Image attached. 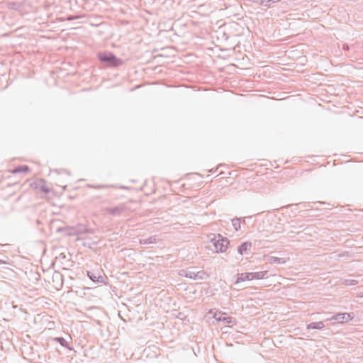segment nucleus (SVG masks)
<instances>
[{
  "instance_id": "f257e3e1",
  "label": "nucleus",
  "mask_w": 363,
  "mask_h": 363,
  "mask_svg": "<svg viewBox=\"0 0 363 363\" xmlns=\"http://www.w3.org/2000/svg\"><path fill=\"white\" fill-rule=\"evenodd\" d=\"M98 58L102 62H106L110 67H119L123 65L124 62L120 58H118L112 52H101L98 54Z\"/></svg>"
},
{
  "instance_id": "f03ea898",
  "label": "nucleus",
  "mask_w": 363,
  "mask_h": 363,
  "mask_svg": "<svg viewBox=\"0 0 363 363\" xmlns=\"http://www.w3.org/2000/svg\"><path fill=\"white\" fill-rule=\"evenodd\" d=\"M266 277L267 272H245L239 275L237 279V283L243 282L245 281H252L255 279H262Z\"/></svg>"
},
{
  "instance_id": "7ed1b4c3",
  "label": "nucleus",
  "mask_w": 363,
  "mask_h": 363,
  "mask_svg": "<svg viewBox=\"0 0 363 363\" xmlns=\"http://www.w3.org/2000/svg\"><path fill=\"white\" fill-rule=\"evenodd\" d=\"M214 248L212 249L216 252H225L228 246V240L226 238H220L219 236L218 239L216 240H212Z\"/></svg>"
},
{
  "instance_id": "20e7f679",
  "label": "nucleus",
  "mask_w": 363,
  "mask_h": 363,
  "mask_svg": "<svg viewBox=\"0 0 363 363\" xmlns=\"http://www.w3.org/2000/svg\"><path fill=\"white\" fill-rule=\"evenodd\" d=\"M214 318L217 321L223 322L227 325L233 324L235 323L231 317L227 316L225 313H222L221 312L216 313Z\"/></svg>"
},
{
  "instance_id": "39448f33",
  "label": "nucleus",
  "mask_w": 363,
  "mask_h": 363,
  "mask_svg": "<svg viewBox=\"0 0 363 363\" xmlns=\"http://www.w3.org/2000/svg\"><path fill=\"white\" fill-rule=\"evenodd\" d=\"M352 318L353 316L351 313H344L337 314L336 315L333 316V319L337 320L338 323H345L352 320Z\"/></svg>"
},
{
  "instance_id": "423d86ee",
  "label": "nucleus",
  "mask_w": 363,
  "mask_h": 363,
  "mask_svg": "<svg viewBox=\"0 0 363 363\" xmlns=\"http://www.w3.org/2000/svg\"><path fill=\"white\" fill-rule=\"evenodd\" d=\"M250 247H251V243L244 242L239 247L238 251L241 255H242L244 252L250 250Z\"/></svg>"
},
{
  "instance_id": "0eeeda50",
  "label": "nucleus",
  "mask_w": 363,
  "mask_h": 363,
  "mask_svg": "<svg viewBox=\"0 0 363 363\" xmlns=\"http://www.w3.org/2000/svg\"><path fill=\"white\" fill-rule=\"evenodd\" d=\"M324 327V324L322 322L313 323L308 325V329H322Z\"/></svg>"
},
{
  "instance_id": "6e6552de",
  "label": "nucleus",
  "mask_w": 363,
  "mask_h": 363,
  "mask_svg": "<svg viewBox=\"0 0 363 363\" xmlns=\"http://www.w3.org/2000/svg\"><path fill=\"white\" fill-rule=\"evenodd\" d=\"M57 340L61 344V345H63V341H64V339L60 337V338H57Z\"/></svg>"
},
{
  "instance_id": "1a4fd4ad",
  "label": "nucleus",
  "mask_w": 363,
  "mask_h": 363,
  "mask_svg": "<svg viewBox=\"0 0 363 363\" xmlns=\"http://www.w3.org/2000/svg\"><path fill=\"white\" fill-rule=\"evenodd\" d=\"M43 191H45V192H48L49 190L47 188H43Z\"/></svg>"
}]
</instances>
